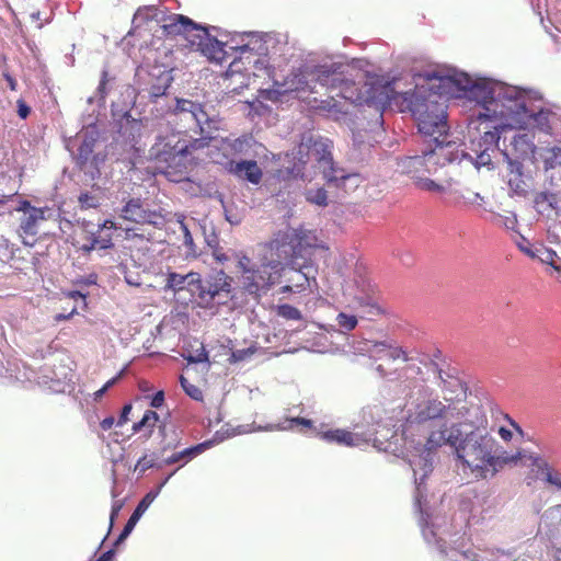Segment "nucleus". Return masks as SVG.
Returning a JSON list of instances; mask_svg holds the SVG:
<instances>
[{"mask_svg":"<svg viewBox=\"0 0 561 561\" xmlns=\"http://www.w3.org/2000/svg\"><path fill=\"white\" fill-rule=\"evenodd\" d=\"M488 416L483 408H473L472 414L460 421L443 423L430 431L420 455L409 459L415 483L414 506L420 513L419 525L425 541L435 533L430 529V519L435 516L430 512L425 497L424 481L433 470L432 453L442 447H449L455 460L468 469L477 479H492L497 465L495 457L499 440L488 430Z\"/></svg>","mask_w":561,"mask_h":561,"instance_id":"obj_2","label":"nucleus"},{"mask_svg":"<svg viewBox=\"0 0 561 561\" xmlns=\"http://www.w3.org/2000/svg\"><path fill=\"white\" fill-rule=\"evenodd\" d=\"M255 145V140L250 135H243L241 137L230 139L225 138L220 141V151L222 152V158L216 156L219 160L231 159V156L238 154H249L252 146Z\"/></svg>","mask_w":561,"mask_h":561,"instance_id":"obj_25","label":"nucleus"},{"mask_svg":"<svg viewBox=\"0 0 561 561\" xmlns=\"http://www.w3.org/2000/svg\"><path fill=\"white\" fill-rule=\"evenodd\" d=\"M196 283H198V273L190 272L187 274H179L170 272L167 275L165 290L174 293L187 289L194 294Z\"/></svg>","mask_w":561,"mask_h":561,"instance_id":"obj_27","label":"nucleus"},{"mask_svg":"<svg viewBox=\"0 0 561 561\" xmlns=\"http://www.w3.org/2000/svg\"><path fill=\"white\" fill-rule=\"evenodd\" d=\"M99 139V131L95 125L84 127L75 139L67 142V149L72 153L73 159L80 169H87L90 156L94 152V147Z\"/></svg>","mask_w":561,"mask_h":561,"instance_id":"obj_15","label":"nucleus"},{"mask_svg":"<svg viewBox=\"0 0 561 561\" xmlns=\"http://www.w3.org/2000/svg\"><path fill=\"white\" fill-rule=\"evenodd\" d=\"M327 182L329 185L348 192L359 186L362 178L357 173H347L344 169L337 168L333 174L329 173Z\"/></svg>","mask_w":561,"mask_h":561,"instance_id":"obj_29","label":"nucleus"},{"mask_svg":"<svg viewBox=\"0 0 561 561\" xmlns=\"http://www.w3.org/2000/svg\"><path fill=\"white\" fill-rule=\"evenodd\" d=\"M106 154L103 152H93L90 156V161L87 165V169H82L87 174H89L92 179H95L100 175V167L105 162Z\"/></svg>","mask_w":561,"mask_h":561,"instance_id":"obj_38","label":"nucleus"},{"mask_svg":"<svg viewBox=\"0 0 561 561\" xmlns=\"http://www.w3.org/2000/svg\"><path fill=\"white\" fill-rule=\"evenodd\" d=\"M164 402V392L163 391H158L152 398H151V401H150V405L152 408H160L162 407Z\"/></svg>","mask_w":561,"mask_h":561,"instance_id":"obj_58","label":"nucleus"},{"mask_svg":"<svg viewBox=\"0 0 561 561\" xmlns=\"http://www.w3.org/2000/svg\"><path fill=\"white\" fill-rule=\"evenodd\" d=\"M531 467V477L528 479L541 480L547 486L556 492H561V472L539 455L530 454L525 456ZM542 520L551 530L561 533V504L547 508Z\"/></svg>","mask_w":561,"mask_h":561,"instance_id":"obj_9","label":"nucleus"},{"mask_svg":"<svg viewBox=\"0 0 561 561\" xmlns=\"http://www.w3.org/2000/svg\"><path fill=\"white\" fill-rule=\"evenodd\" d=\"M123 505H124V503L122 501H114L113 502L112 510H111V515H110L111 526L113 525L114 519L116 518V516L119 514Z\"/></svg>","mask_w":561,"mask_h":561,"instance_id":"obj_57","label":"nucleus"},{"mask_svg":"<svg viewBox=\"0 0 561 561\" xmlns=\"http://www.w3.org/2000/svg\"><path fill=\"white\" fill-rule=\"evenodd\" d=\"M34 377L33 370H31L28 367L23 365V371H21L20 368H18L16 374L14 375V378L18 381L24 382V381H31Z\"/></svg>","mask_w":561,"mask_h":561,"instance_id":"obj_49","label":"nucleus"},{"mask_svg":"<svg viewBox=\"0 0 561 561\" xmlns=\"http://www.w3.org/2000/svg\"><path fill=\"white\" fill-rule=\"evenodd\" d=\"M114 424L115 419L113 416H107L101 421L100 426L103 431H108L113 427Z\"/></svg>","mask_w":561,"mask_h":561,"instance_id":"obj_59","label":"nucleus"},{"mask_svg":"<svg viewBox=\"0 0 561 561\" xmlns=\"http://www.w3.org/2000/svg\"><path fill=\"white\" fill-rule=\"evenodd\" d=\"M496 224L503 226L507 230H515L517 226V217L515 214H510L507 216L496 215L495 216Z\"/></svg>","mask_w":561,"mask_h":561,"instance_id":"obj_46","label":"nucleus"},{"mask_svg":"<svg viewBox=\"0 0 561 561\" xmlns=\"http://www.w3.org/2000/svg\"><path fill=\"white\" fill-rule=\"evenodd\" d=\"M31 108L30 106L23 101L18 100V114L22 119H25L30 115Z\"/></svg>","mask_w":561,"mask_h":561,"instance_id":"obj_56","label":"nucleus"},{"mask_svg":"<svg viewBox=\"0 0 561 561\" xmlns=\"http://www.w3.org/2000/svg\"><path fill=\"white\" fill-rule=\"evenodd\" d=\"M320 437L329 443H336L344 446L357 447L364 443L373 442L374 447L379 450L388 451L390 449L391 443H385L378 439L377 437H363L358 433H352L346 430H330L320 433Z\"/></svg>","mask_w":561,"mask_h":561,"instance_id":"obj_16","label":"nucleus"},{"mask_svg":"<svg viewBox=\"0 0 561 561\" xmlns=\"http://www.w3.org/2000/svg\"><path fill=\"white\" fill-rule=\"evenodd\" d=\"M210 251H211L213 257L218 263L224 264L225 262H227L229 260L228 255L224 252V250L220 247V244H218L216 248H211Z\"/></svg>","mask_w":561,"mask_h":561,"instance_id":"obj_53","label":"nucleus"},{"mask_svg":"<svg viewBox=\"0 0 561 561\" xmlns=\"http://www.w3.org/2000/svg\"><path fill=\"white\" fill-rule=\"evenodd\" d=\"M159 421V415L157 412L152 410H147L141 420L139 421V424L142 428H148V436L152 433L153 427L156 426V423Z\"/></svg>","mask_w":561,"mask_h":561,"instance_id":"obj_41","label":"nucleus"},{"mask_svg":"<svg viewBox=\"0 0 561 561\" xmlns=\"http://www.w3.org/2000/svg\"><path fill=\"white\" fill-rule=\"evenodd\" d=\"M414 185L425 192L438 193V194H447L448 184L443 185L437 183L436 181L427 178V176H417V180L414 182Z\"/></svg>","mask_w":561,"mask_h":561,"instance_id":"obj_35","label":"nucleus"},{"mask_svg":"<svg viewBox=\"0 0 561 561\" xmlns=\"http://www.w3.org/2000/svg\"><path fill=\"white\" fill-rule=\"evenodd\" d=\"M433 145L434 147L430 144L428 148L422 150L421 154L399 159L398 169L400 172L409 175L415 182L417 176L435 173L438 168L444 167L446 163L460 164L467 161L478 170L481 168L477 165L476 154L470 147L469 151H465L453 142Z\"/></svg>","mask_w":561,"mask_h":561,"instance_id":"obj_7","label":"nucleus"},{"mask_svg":"<svg viewBox=\"0 0 561 561\" xmlns=\"http://www.w3.org/2000/svg\"><path fill=\"white\" fill-rule=\"evenodd\" d=\"M125 282L133 287H139L141 285L140 275L138 273H128L126 267L123 266Z\"/></svg>","mask_w":561,"mask_h":561,"instance_id":"obj_47","label":"nucleus"},{"mask_svg":"<svg viewBox=\"0 0 561 561\" xmlns=\"http://www.w3.org/2000/svg\"><path fill=\"white\" fill-rule=\"evenodd\" d=\"M158 497V492H148L142 500L138 503L135 511L128 518L126 525L124 526L122 533L119 534L118 538L116 539L115 545H118L119 542L124 541L129 534L135 528L138 520L141 518V516L145 514V512L149 508V506L152 504V502Z\"/></svg>","mask_w":561,"mask_h":561,"instance_id":"obj_26","label":"nucleus"},{"mask_svg":"<svg viewBox=\"0 0 561 561\" xmlns=\"http://www.w3.org/2000/svg\"><path fill=\"white\" fill-rule=\"evenodd\" d=\"M186 359L188 360V363L194 364L204 363L208 362V354L205 351V348L202 347L201 351H198L195 355H188Z\"/></svg>","mask_w":561,"mask_h":561,"instance_id":"obj_52","label":"nucleus"},{"mask_svg":"<svg viewBox=\"0 0 561 561\" xmlns=\"http://www.w3.org/2000/svg\"><path fill=\"white\" fill-rule=\"evenodd\" d=\"M470 98L477 100L482 110L478 112L472 125L479 124L470 148L476 154L478 167L491 164L492 154L499 150L501 135L508 130L526 129L530 123L538 129L549 134L552 129L550 117L552 112L540 108L534 112L528 102L539 100V92L486 78L469 89Z\"/></svg>","mask_w":561,"mask_h":561,"instance_id":"obj_3","label":"nucleus"},{"mask_svg":"<svg viewBox=\"0 0 561 561\" xmlns=\"http://www.w3.org/2000/svg\"><path fill=\"white\" fill-rule=\"evenodd\" d=\"M158 9L154 7H145L139 8L135 15H134V22L141 21V20H149V19H157Z\"/></svg>","mask_w":561,"mask_h":561,"instance_id":"obj_45","label":"nucleus"},{"mask_svg":"<svg viewBox=\"0 0 561 561\" xmlns=\"http://www.w3.org/2000/svg\"><path fill=\"white\" fill-rule=\"evenodd\" d=\"M214 446V440H205L203 443H199L195 446L185 448L181 451L173 453L171 456L164 458L162 460V463L164 466H170L176 462H181L180 467H183L185 463L191 461L196 456L201 455L205 450L209 449Z\"/></svg>","mask_w":561,"mask_h":561,"instance_id":"obj_28","label":"nucleus"},{"mask_svg":"<svg viewBox=\"0 0 561 561\" xmlns=\"http://www.w3.org/2000/svg\"><path fill=\"white\" fill-rule=\"evenodd\" d=\"M164 465L162 463V461L160 463H156L153 457H148L147 455H145L138 459V461L135 466V471H138L140 474H142L146 470H148L150 468H159L160 469Z\"/></svg>","mask_w":561,"mask_h":561,"instance_id":"obj_40","label":"nucleus"},{"mask_svg":"<svg viewBox=\"0 0 561 561\" xmlns=\"http://www.w3.org/2000/svg\"><path fill=\"white\" fill-rule=\"evenodd\" d=\"M32 208H35V207L32 206L28 201H23V202H21L20 206L18 207V210L26 214V213H31Z\"/></svg>","mask_w":561,"mask_h":561,"instance_id":"obj_62","label":"nucleus"},{"mask_svg":"<svg viewBox=\"0 0 561 561\" xmlns=\"http://www.w3.org/2000/svg\"><path fill=\"white\" fill-rule=\"evenodd\" d=\"M296 426L311 428L312 422H311V420H308L305 417H293L288 421L287 426H278V425H274V424H267L265 426H261V425L255 426L254 424L238 425L230 430V432L228 433V436L230 437V436L243 435V434L261 432V431L293 430Z\"/></svg>","mask_w":561,"mask_h":561,"instance_id":"obj_24","label":"nucleus"},{"mask_svg":"<svg viewBox=\"0 0 561 561\" xmlns=\"http://www.w3.org/2000/svg\"><path fill=\"white\" fill-rule=\"evenodd\" d=\"M461 508L470 514V518L484 520L491 517L492 505L485 496H480L476 492H470L463 496Z\"/></svg>","mask_w":561,"mask_h":561,"instance_id":"obj_23","label":"nucleus"},{"mask_svg":"<svg viewBox=\"0 0 561 561\" xmlns=\"http://www.w3.org/2000/svg\"><path fill=\"white\" fill-rule=\"evenodd\" d=\"M92 240L95 243L96 248H100L103 250L110 249L113 247L111 234H108L106 237L93 236Z\"/></svg>","mask_w":561,"mask_h":561,"instance_id":"obj_48","label":"nucleus"},{"mask_svg":"<svg viewBox=\"0 0 561 561\" xmlns=\"http://www.w3.org/2000/svg\"><path fill=\"white\" fill-rule=\"evenodd\" d=\"M238 267L241 272V283L244 290L251 295L266 291L280 277L283 266L280 262L253 263L248 256L239 259Z\"/></svg>","mask_w":561,"mask_h":561,"instance_id":"obj_8","label":"nucleus"},{"mask_svg":"<svg viewBox=\"0 0 561 561\" xmlns=\"http://www.w3.org/2000/svg\"><path fill=\"white\" fill-rule=\"evenodd\" d=\"M163 30L167 34H183L191 46L211 62L221 65L230 59L226 76L231 79L239 76L241 89L249 87L252 77L266 76L273 82L268 94L318 93L319 85L337 91L341 98L359 105L386 103L390 99L389 85L375 87L368 81L360 87L348 66L336 61L304 64L290 70L282 80L277 79L273 62L287 49L285 34L242 32L222 43L211 36L206 27L181 14L171 15Z\"/></svg>","mask_w":561,"mask_h":561,"instance_id":"obj_1","label":"nucleus"},{"mask_svg":"<svg viewBox=\"0 0 561 561\" xmlns=\"http://www.w3.org/2000/svg\"><path fill=\"white\" fill-rule=\"evenodd\" d=\"M417 79H424L427 84L416 83L415 88L407 92H396L389 82L381 83L379 80H370L369 84L389 85L390 99L386 103H368L369 105L386 106L391 101L401 99V105L409 111L417 123V129L424 137L431 138L433 144H447L446 140L449 125L447 122L448 98L466 99L474 103L476 110L470 116L468 128L470 139L479 137L477 127L471 125L474 115L482 110L481 104L470 98L469 89L479 81L486 80L484 77L472 78L456 69L426 70L417 75ZM471 140H469L470 142Z\"/></svg>","mask_w":561,"mask_h":561,"instance_id":"obj_4","label":"nucleus"},{"mask_svg":"<svg viewBox=\"0 0 561 561\" xmlns=\"http://www.w3.org/2000/svg\"><path fill=\"white\" fill-rule=\"evenodd\" d=\"M438 516L430 519V529L435 533V537L430 536L431 541L428 545H435L442 556V561H496L499 558V550H481L478 547L469 549L451 548L447 551L443 547L444 539L442 538L440 524Z\"/></svg>","mask_w":561,"mask_h":561,"instance_id":"obj_10","label":"nucleus"},{"mask_svg":"<svg viewBox=\"0 0 561 561\" xmlns=\"http://www.w3.org/2000/svg\"><path fill=\"white\" fill-rule=\"evenodd\" d=\"M3 77L7 80L10 89L12 91H15L16 90V81H15V79L10 73H8V72H4Z\"/></svg>","mask_w":561,"mask_h":561,"instance_id":"obj_63","label":"nucleus"},{"mask_svg":"<svg viewBox=\"0 0 561 561\" xmlns=\"http://www.w3.org/2000/svg\"><path fill=\"white\" fill-rule=\"evenodd\" d=\"M499 435L504 442H511L513 437L512 432L503 426L499 428Z\"/></svg>","mask_w":561,"mask_h":561,"instance_id":"obj_60","label":"nucleus"},{"mask_svg":"<svg viewBox=\"0 0 561 561\" xmlns=\"http://www.w3.org/2000/svg\"><path fill=\"white\" fill-rule=\"evenodd\" d=\"M48 208H32L31 213L23 215L20 221L19 233L23 238V243L32 245L34 237L38 232V222L46 219Z\"/></svg>","mask_w":561,"mask_h":561,"instance_id":"obj_21","label":"nucleus"},{"mask_svg":"<svg viewBox=\"0 0 561 561\" xmlns=\"http://www.w3.org/2000/svg\"><path fill=\"white\" fill-rule=\"evenodd\" d=\"M335 322L337 325V331L340 333L346 334V333L353 331L357 327L358 319L354 314L346 313V312H340V313H337V316L335 318Z\"/></svg>","mask_w":561,"mask_h":561,"instance_id":"obj_36","label":"nucleus"},{"mask_svg":"<svg viewBox=\"0 0 561 561\" xmlns=\"http://www.w3.org/2000/svg\"><path fill=\"white\" fill-rule=\"evenodd\" d=\"M350 345L354 353L368 356L373 360H381L383 358L391 360L402 359L403 362L409 360L407 351L389 340L371 341L353 339Z\"/></svg>","mask_w":561,"mask_h":561,"instance_id":"obj_11","label":"nucleus"},{"mask_svg":"<svg viewBox=\"0 0 561 561\" xmlns=\"http://www.w3.org/2000/svg\"><path fill=\"white\" fill-rule=\"evenodd\" d=\"M81 209L96 208L100 205V198L88 192L81 193L78 197Z\"/></svg>","mask_w":561,"mask_h":561,"instance_id":"obj_43","label":"nucleus"},{"mask_svg":"<svg viewBox=\"0 0 561 561\" xmlns=\"http://www.w3.org/2000/svg\"><path fill=\"white\" fill-rule=\"evenodd\" d=\"M291 276L288 278L290 285L283 287L284 293H301L311 285H317L316 276L318 274L317 267L311 261H305L302 264L297 262L296 265L288 266Z\"/></svg>","mask_w":561,"mask_h":561,"instance_id":"obj_17","label":"nucleus"},{"mask_svg":"<svg viewBox=\"0 0 561 561\" xmlns=\"http://www.w3.org/2000/svg\"><path fill=\"white\" fill-rule=\"evenodd\" d=\"M527 255L549 265L553 271L561 274V259L552 249L537 244L534 249L527 251Z\"/></svg>","mask_w":561,"mask_h":561,"instance_id":"obj_31","label":"nucleus"},{"mask_svg":"<svg viewBox=\"0 0 561 561\" xmlns=\"http://www.w3.org/2000/svg\"><path fill=\"white\" fill-rule=\"evenodd\" d=\"M180 383L185 393L190 396L192 399L197 401L203 399L202 390L198 387L192 385L184 376L180 377Z\"/></svg>","mask_w":561,"mask_h":561,"instance_id":"obj_42","label":"nucleus"},{"mask_svg":"<svg viewBox=\"0 0 561 561\" xmlns=\"http://www.w3.org/2000/svg\"><path fill=\"white\" fill-rule=\"evenodd\" d=\"M122 217L136 224L159 225L161 216L145 207L140 198L129 199L122 208Z\"/></svg>","mask_w":561,"mask_h":561,"instance_id":"obj_19","label":"nucleus"},{"mask_svg":"<svg viewBox=\"0 0 561 561\" xmlns=\"http://www.w3.org/2000/svg\"><path fill=\"white\" fill-rule=\"evenodd\" d=\"M504 419L510 423V425L519 434H523L522 427L516 423L508 414H505Z\"/></svg>","mask_w":561,"mask_h":561,"instance_id":"obj_64","label":"nucleus"},{"mask_svg":"<svg viewBox=\"0 0 561 561\" xmlns=\"http://www.w3.org/2000/svg\"><path fill=\"white\" fill-rule=\"evenodd\" d=\"M271 259L270 262H280L283 271L285 264L296 265L299 256L295 245V234L293 228L279 231L268 243Z\"/></svg>","mask_w":561,"mask_h":561,"instance_id":"obj_14","label":"nucleus"},{"mask_svg":"<svg viewBox=\"0 0 561 561\" xmlns=\"http://www.w3.org/2000/svg\"><path fill=\"white\" fill-rule=\"evenodd\" d=\"M540 159L543 163L545 171L553 170L561 167V148L560 147H548L540 151Z\"/></svg>","mask_w":561,"mask_h":561,"instance_id":"obj_33","label":"nucleus"},{"mask_svg":"<svg viewBox=\"0 0 561 561\" xmlns=\"http://www.w3.org/2000/svg\"><path fill=\"white\" fill-rule=\"evenodd\" d=\"M178 469H175L173 472H171L170 474H168L160 483L159 485L151 490L150 492H158V495L160 494L162 488L168 483V481L170 480V478L176 472Z\"/></svg>","mask_w":561,"mask_h":561,"instance_id":"obj_61","label":"nucleus"},{"mask_svg":"<svg viewBox=\"0 0 561 561\" xmlns=\"http://www.w3.org/2000/svg\"><path fill=\"white\" fill-rule=\"evenodd\" d=\"M514 146L517 153L522 157H526L534 152L535 145L528 138L527 135H516L513 140H511V146Z\"/></svg>","mask_w":561,"mask_h":561,"instance_id":"obj_37","label":"nucleus"},{"mask_svg":"<svg viewBox=\"0 0 561 561\" xmlns=\"http://www.w3.org/2000/svg\"><path fill=\"white\" fill-rule=\"evenodd\" d=\"M215 162L221 164L225 170L242 181H248L251 184L257 185L263 176L262 170L259 168L255 160H242L239 162L232 159L219 160L215 158Z\"/></svg>","mask_w":561,"mask_h":561,"instance_id":"obj_18","label":"nucleus"},{"mask_svg":"<svg viewBox=\"0 0 561 561\" xmlns=\"http://www.w3.org/2000/svg\"><path fill=\"white\" fill-rule=\"evenodd\" d=\"M495 457L499 458L497 465L495 466L492 478H494L506 465H516L518 460L523 458L522 451H517L515 454L507 453L499 443Z\"/></svg>","mask_w":561,"mask_h":561,"instance_id":"obj_34","label":"nucleus"},{"mask_svg":"<svg viewBox=\"0 0 561 561\" xmlns=\"http://www.w3.org/2000/svg\"><path fill=\"white\" fill-rule=\"evenodd\" d=\"M278 316L288 320H300L302 318L299 309L291 305H282L278 307Z\"/></svg>","mask_w":561,"mask_h":561,"instance_id":"obj_44","label":"nucleus"},{"mask_svg":"<svg viewBox=\"0 0 561 561\" xmlns=\"http://www.w3.org/2000/svg\"><path fill=\"white\" fill-rule=\"evenodd\" d=\"M437 387L443 397L428 385L415 380L422 374V368L416 364H408L399 371H388L383 365L378 364L375 370L381 379L392 381L400 379L410 391L407 394L404 408L403 433L413 426L432 427L443 423L460 421L472 414L473 408H482L479 404H466L468 386L458 376L455 368L443 369L434 364Z\"/></svg>","mask_w":561,"mask_h":561,"instance_id":"obj_5","label":"nucleus"},{"mask_svg":"<svg viewBox=\"0 0 561 561\" xmlns=\"http://www.w3.org/2000/svg\"><path fill=\"white\" fill-rule=\"evenodd\" d=\"M175 115L186 123H194L195 133L199 138H186L181 133L159 136L151 148V156L159 162L165 163L161 172L172 182L186 179L188 167L192 164L193 150L205 147L214 138L219 128V122L210 117L202 104L186 99H178Z\"/></svg>","mask_w":561,"mask_h":561,"instance_id":"obj_6","label":"nucleus"},{"mask_svg":"<svg viewBox=\"0 0 561 561\" xmlns=\"http://www.w3.org/2000/svg\"><path fill=\"white\" fill-rule=\"evenodd\" d=\"M314 108L322 115L339 121L345 113L341 103L334 98L321 100Z\"/></svg>","mask_w":561,"mask_h":561,"instance_id":"obj_32","label":"nucleus"},{"mask_svg":"<svg viewBox=\"0 0 561 561\" xmlns=\"http://www.w3.org/2000/svg\"><path fill=\"white\" fill-rule=\"evenodd\" d=\"M332 149L333 142L329 138L312 134L304 136L299 145V153L307 150L312 154L325 180L329 178V173L333 174L339 168L334 164Z\"/></svg>","mask_w":561,"mask_h":561,"instance_id":"obj_12","label":"nucleus"},{"mask_svg":"<svg viewBox=\"0 0 561 561\" xmlns=\"http://www.w3.org/2000/svg\"><path fill=\"white\" fill-rule=\"evenodd\" d=\"M231 277L222 270L204 279L198 274V283H196L194 294L197 295L199 305L210 307L222 294L228 296L231 290Z\"/></svg>","mask_w":561,"mask_h":561,"instance_id":"obj_13","label":"nucleus"},{"mask_svg":"<svg viewBox=\"0 0 561 561\" xmlns=\"http://www.w3.org/2000/svg\"><path fill=\"white\" fill-rule=\"evenodd\" d=\"M106 81H107V71L104 70L102 72V78H101V81H100L99 87H98L99 101L101 103H104L105 96L107 94Z\"/></svg>","mask_w":561,"mask_h":561,"instance_id":"obj_51","label":"nucleus"},{"mask_svg":"<svg viewBox=\"0 0 561 561\" xmlns=\"http://www.w3.org/2000/svg\"><path fill=\"white\" fill-rule=\"evenodd\" d=\"M204 234H205V242L209 249L216 248L219 244V239H218L217 233L215 232L214 227H211L210 231H207L205 229Z\"/></svg>","mask_w":561,"mask_h":561,"instance_id":"obj_50","label":"nucleus"},{"mask_svg":"<svg viewBox=\"0 0 561 561\" xmlns=\"http://www.w3.org/2000/svg\"><path fill=\"white\" fill-rule=\"evenodd\" d=\"M170 76L167 77L165 79V84L164 85H159V87H152L151 88V92H150V95L152 98H159L161 95H163L169 87V82H170Z\"/></svg>","mask_w":561,"mask_h":561,"instance_id":"obj_55","label":"nucleus"},{"mask_svg":"<svg viewBox=\"0 0 561 561\" xmlns=\"http://www.w3.org/2000/svg\"><path fill=\"white\" fill-rule=\"evenodd\" d=\"M451 196L450 203L455 207H476L483 208L485 198L478 192L471 191L469 187H455L448 182V192Z\"/></svg>","mask_w":561,"mask_h":561,"instance_id":"obj_22","label":"nucleus"},{"mask_svg":"<svg viewBox=\"0 0 561 561\" xmlns=\"http://www.w3.org/2000/svg\"><path fill=\"white\" fill-rule=\"evenodd\" d=\"M131 409L133 407L130 403H127L123 407L121 415L116 422L117 426H123L125 423H127Z\"/></svg>","mask_w":561,"mask_h":561,"instance_id":"obj_54","label":"nucleus"},{"mask_svg":"<svg viewBox=\"0 0 561 561\" xmlns=\"http://www.w3.org/2000/svg\"><path fill=\"white\" fill-rule=\"evenodd\" d=\"M504 160L507 163L508 180L507 184L514 192L520 194L524 192V182L522 181V164L517 160H513L506 149L501 150Z\"/></svg>","mask_w":561,"mask_h":561,"instance_id":"obj_30","label":"nucleus"},{"mask_svg":"<svg viewBox=\"0 0 561 561\" xmlns=\"http://www.w3.org/2000/svg\"><path fill=\"white\" fill-rule=\"evenodd\" d=\"M306 201L310 204L317 205V206H327L328 204V195L327 191L322 187H318L316 190L310 188L305 192Z\"/></svg>","mask_w":561,"mask_h":561,"instance_id":"obj_39","label":"nucleus"},{"mask_svg":"<svg viewBox=\"0 0 561 561\" xmlns=\"http://www.w3.org/2000/svg\"><path fill=\"white\" fill-rule=\"evenodd\" d=\"M295 234V245L299 259L307 261V256L312 250L322 249L328 251L329 248L319 240L316 230L306 229L305 227L293 228Z\"/></svg>","mask_w":561,"mask_h":561,"instance_id":"obj_20","label":"nucleus"}]
</instances>
